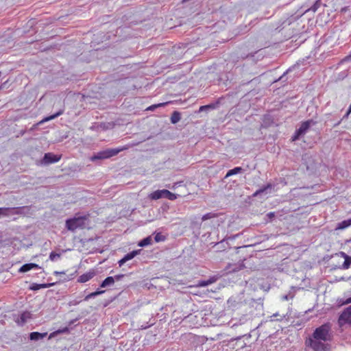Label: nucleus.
Returning a JSON list of instances; mask_svg holds the SVG:
<instances>
[{
  "label": "nucleus",
  "mask_w": 351,
  "mask_h": 351,
  "mask_svg": "<svg viewBox=\"0 0 351 351\" xmlns=\"http://www.w3.org/2000/svg\"><path fill=\"white\" fill-rule=\"evenodd\" d=\"M89 217L88 213L83 215L76 213L73 217L66 220L65 226L68 230L71 232H74L77 229H84L88 224Z\"/></svg>",
  "instance_id": "1"
},
{
  "label": "nucleus",
  "mask_w": 351,
  "mask_h": 351,
  "mask_svg": "<svg viewBox=\"0 0 351 351\" xmlns=\"http://www.w3.org/2000/svg\"><path fill=\"white\" fill-rule=\"evenodd\" d=\"M329 330L330 326L328 324H323L315 330L313 337L317 340L326 341L329 339Z\"/></svg>",
  "instance_id": "2"
},
{
  "label": "nucleus",
  "mask_w": 351,
  "mask_h": 351,
  "mask_svg": "<svg viewBox=\"0 0 351 351\" xmlns=\"http://www.w3.org/2000/svg\"><path fill=\"white\" fill-rule=\"evenodd\" d=\"M302 160L304 161V164L306 165V170L310 173H313L320 164L315 158V156L307 153L303 156Z\"/></svg>",
  "instance_id": "3"
},
{
  "label": "nucleus",
  "mask_w": 351,
  "mask_h": 351,
  "mask_svg": "<svg viewBox=\"0 0 351 351\" xmlns=\"http://www.w3.org/2000/svg\"><path fill=\"white\" fill-rule=\"evenodd\" d=\"M316 123L313 119H309L302 123L300 127L296 130L294 135L292 136V141H295L298 140L301 136L304 135L309 128Z\"/></svg>",
  "instance_id": "4"
},
{
  "label": "nucleus",
  "mask_w": 351,
  "mask_h": 351,
  "mask_svg": "<svg viewBox=\"0 0 351 351\" xmlns=\"http://www.w3.org/2000/svg\"><path fill=\"white\" fill-rule=\"evenodd\" d=\"M61 158L60 155H56L51 152L45 154L41 164L44 165H48L49 164L55 163L58 162Z\"/></svg>",
  "instance_id": "5"
},
{
  "label": "nucleus",
  "mask_w": 351,
  "mask_h": 351,
  "mask_svg": "<svg viewBox=\"0 0 351 351\" xmlns=\"http://www.w3.org/2000/svg\"><path fill=\"white\" fill-rule=\"evenodd\" d=\"M147 197H178L177 195L172 193L167 189L156 190L151 193Z\"/></svg>",
  "instance_id": "6"
},
{
  "label": "nucleus",
  "mask_w": 351,
  "mask_h": 351,
  "mask_svg": "<svg viewBox=\"0 0 351 351\" xmlns=\"http://www.w3.org/2000/svg\"><path fill=\"white\" fill-rule=\"evenodd\" d=\"M320 341L321 340H317L315 339H309L308 341H306V343L315 351H325L326 346Z\"/></svg>",
  "instance_id": "7"
},
{
  "label": "nucleus",
  "mask_w": 351,
  "mask_h": 351,
  "mask_svg": "<svg viewBox=\"0 0 351 351\" xmlns=\"http://www.w3.org/2000/svg\"><path fill=\"white\" fill-rule=\"evenodd\" d=\"M96 275L94 269H90L85 274L79 276L77 282L80 283H84L91 280Z\"/></svg>",
  "instance_id": "8"
},
{
  "label": "nucleus",
  "mask_w": 351,
  "mask_h": 351,
  "mask_svg": "<svg viewBox=\"0 0 351 351\" xmlns=\"http://www.w3.org/2000/svg\"><path fill=\"white\" fill-rule=\"evenodd\" d=\"M339 322L340 324L343 322L351 324V306L343 311L339 317Z\"/></svg>",
  "instance_id": "9"
},
{
  "label": "nucleus",
  "mask_w": 351,
  "mask_h": 351,
  "mask_svg": "<svg viewBox=\"0 0 351 351\" xmlns=\"http://www.w3.org/2000/svg\"><path fill=\"white\" fill-rule=\"evenodd\" d=\"M139 252L140 250H133L132 252L125 255V256L118 262L119 267H121L125 263L134 258L137 254H139Z\"/></svg>",
  "instance_id": "10"
},
{
  "label": "nucleus",
  "mask_w": 351,
  "mask_h": 351,
  "mask_svg": "<svg viewBox=\"0 0 351 351\" xmlns=\"http://www.w3.org/2000/svg\"><path fill=\"white\" fill-rule=\"evenodd\" d=\"M40 269V267L38 264L30 263H26V264L22 265L19 268V271L20 273H25L31 269Z\"/></svg>",
  "instance_id": "11"
},
{
  "label": "nucleus",
  "mask_w": 351,
  "mask_h": 351,
  "mask_svg": "<svg viewBox=\"0 0 351 351\" xmlns=\"http://www.w3.org/2000/svg\"><path fill=\"white\" fill-rule=\"evenodd\" d=\"M340 255L344 258L345 261L341 265L343 269H348L351 265V257L347 255L345 252H341Z\"/></svg>",
  "instance_id": "12"
},
{
  "label": "nucleus",
  "mask_w": 351,
  "mask_h": 351,
  "mask_svg": "<svg viewBox=\"0 0 351 351\" xmlns=\"http://www.w3.org/2000/svg\"><path fill=\"white\" fill-rule=\"evenodd\" d=\"M271 187H272L271 184H268L266 186H264L260 188L259 189L256 190L252 196L253 197H256V196H257L258 195H261V194H265L266 195V194H267V191H271Z\"/></svg>",
  "instance_id": "13"
},
{
  "label": "nucleus",
  "mask_w": 351,
  "mask_h": 351,
  "mask_svg": "<svg viewBox=\"0 0 351 351\" xmlns=\"http://www.w3.org/2000/svg\"><path fill=\"white\" fill-rule=\"evenodd\" d=\"M32 318V313L29 311L23 312L21 315L19 319L17 322L21 325L24 324L27 320Z\"/></svg>",
  "instance_id": "14"
},
{
  "label": "nucleus",
  "mask_w": 351,
  "mask_h": 351,
  "mask_svg": "<svg viewBox=\"0 0 351 351\" xmlns=\"http://www.w3.org/2000/svg\"><path fill=\"white\" fill-rule=\"evenodd\" d=\"M243 172H244V169L242 167H234V169H230L227 172L226 175L224 177V179H226L228 177H230V176H232L233 175H236V174H238V173H243Z\"/></svg>",
  "instance_id": "15"
},
{
  "label": "nucleus",
  "mask_w": 351,
  "mask_h": 351,
  "mask_svg": "<svg viewBox=\"0 0 351 351\" xmlns=\"http://www.w3.org/2000/svg\"><path fill=\"white\" fill-rule=\"evenodd\" d=\"M47 335V332L40 333L38 332H32L29 334V339L33 341L42 339Z\"/></svg>",
  "instance_id": "16"
},
{
  "label": "nucleus",
  "mask_w": 351,
  "mask_h": 351,
  "mask_svg": "<svg viewBox=\"0 0 351 351\" xmlns=\"http://www.w3.org/2000/svg\"><path fill=\"white\" fill-rule=\"evenodd\" d=\"M107 158H108V156H107L106 150H104V151L99 152L94 154L90 158V160L92 161H95L97 160H104V159H107Z\"/></svg>",
  "instance_id": "17"
},
{
  "label": "nucleus",
  "mask_w": 351,
  "mask_h": 351,
  "mask_svg": "<svg viewBox=\"0 0 351 351\" xmlns=\"http://www.w3.org/2000/svg\"><path fill=\"white\" fill-rule=\"evenodd\" d=\"M54 285V283H49V284H36V283H33L31 287H30V289L31 290H33V291H37V290H39L40 289H45V288H48L49 287H51Z\"/></svg>",
  "instance_id": "18"
},
{
  "label": "nucleus",
  "mask_w": 351,
  "mask_h": 351,
  "mask_svg": "<svg viewBox=\"0 0 351 351\" xmlns=\"http://www.w3.org/2000/svg\"><path fill=\"white\" fill-rule=\"evenodd\" d=\"M114 283V278L112 276L107 277L101 284V287H106Z\"/></svg>",
  "instance_id": "19"
},
{
  "label": "nucleus",
  "mask_w": 351,
  "mask_h": 351,
  "mask_svg": "<svg viewBox=\"0 0 351 351\" xmlns=\"http://www.w3.org/2000/svg\"><path fill=\"white\" fill-rule=\"evenodd\" d=\"M181 119L180 113L178 111H174L171 116V122L173 124L177 123Z\"/></svg>",
  "instance_id": "20"
},
{
  "label": "nucleus",
  "mask_w": 351,
  "mask_h": 351,
  "mask_svg": "<svg viewBox=\"0 0 351 351\" xmlns=\"http://www.w3.org/2000/svg\"><path fill=\"white\" fill-rule=\"evenodd\" d=\"M214 282H215V279H213V278H210V279H208L207 280H200L195 285V287H206V286H208L209 285H211Z\"/></svg>",
  "instance_id": "21"
},
{
  "label": "nucleus",
  "mask_w": 351,
  "mask_h": 351,
  "mask_svg": "<svg viewBox=\"0 0 351 351\" xmlns=\"http://www.w3.org/2000/svg\"><path fill=\"white\" fill-rule=\"evenodd\" d=\"M123 149H106V153H107V156H108V158L112 157V156H116L117 154H118L119 153L120 151L123 150Z\"/></svg>",
  "instance_id": "22"
},
{
  "label": "nucleus",
  "mask_w": 351,
  "mask_h": 351,
  "mask_svg": "<svg viewBox=\"0 0 351 351\" xmlns=\"http://www.w3.org/2000/svg\"><path fill=\"white\" fill-rule=\"evenodd\" d=\"M152 237H147L143 239V240H141L138 243V245L141 247H145V246L149 245L152 243Z\"/></svg>",
  "instance_id": "23"
},
{
  "label": "nucleus",
  "mask_w": 351,
  "mask_h": 351,
  "mask_svg": "<svg viewBox=\"0 0 351 351\" xmlns=\"http://www.w3.org/2000/svg\"><path fill=\"white\" fill-rule=\"evenodd\" d=\"M351 226V219H348L347 220H344L339 223L338 228L339 229H345Z\"/></svg>",
  "instance_id": "24"
},
{
  "label": "nucleus",
  "mask_w": 351,
  "mask_h": 351,
  "mask_svg": "<svg viewBox=\"0 0 351 351\" xmlns=\"http://www.w3.org/2000/svg\"><path fill=\"white\" fill-rule=\"evenodd\" d=\"M104 292H105V291H104V290H97L96 291L90 293L88 295H87L85 297L84 300H88L89 299L94 298L98 295L102 294Z\"/></svg>",
  "instance_id": "25"
},
{
  "label": "nucleus",
  "mask_w": 351,
  "mask_h": 351,
  "mask_svg": "<svg viewBox=\"0 0 351 351\" xmlns=\"http://www.w3.org/2000/svg\"><path fill=\"white\" fill-rule=\"evenodd\" d=\"M321 5V0H317L315 3L308 9L306 10V12L312 11L313 12H315L318 8Z\"/></svg>",
  "instance_id": "26"
},
{
  "label": "nucleus",
  "mask_w": 351,
  "mask_h": 351,
  "mask_svg": "<svg viewBox=\"0 0 351 351\" xmlns=\"http://www.w3.org/2000/svg\"><path fill=\"white\" fill-rule=\"evenodd\" d=\"M63 113V110H59L58 112H56V114H53V115H51L48 117H46L43 119V121H49V120H52L58 117H59L60 115H61Z\"/></svg>",
  "instance_id": "27"
},
{
  "label": "nucleus",
  "mask_w": 351,
  "mask_h": 351,
  "mask_svg": "<svg viewBox=\"0 0 351 351\" xmlns=\"http://www.w3.org/2000/svg\"><path fill=\"white\" fill-rule=\"evenodd\" d=\"M166 239V237L162 234L161 233H157L154 237V240L156 242L164 241Z\"/></svg>",
  "instance_id": "28"
},
{
  "label": "nucleus",
  "mask_w": 351,
  "mask_h": 351,
  "mask_svg": "<svg viewBox=\"0 0 351 351\" xmlns=\"http://www.w3.org/2000/svg\"><path fill=\"white\" fill-rule=\"evenodd\" d=\"M61 256V254L60 253H56L55 252H51L49 254V259L50 261H56L58 258H59Z\"/></svg>",
  "instance_id": "29"
},
{
  "label": "nucleus",
  "mask_w": 351,
  "mask_h": 351,
  "mask_svg": "<svg viewBox=\"0 0 351 351\" xmlns=\"http://www.w3.org/2000/svg\"><path fill=\"white\" fill-rule=\"evenodd\" d=\"M215 217H217L216 214L212 213H207V214L203 215L202 219V221H206L207 219H211V218H214Z\"/></svg>",
  "instance_id": "30"
},
{
  "label": "nucleus",
  "mask_w": 351,
  "mask_h": 351,
  "mask_svg": "<svg viewBox=\"0 0 351 351\" xmlns=\"http://www.w3.org/2000/svg\"><path fill=\"white\" fill-rule=\"evenodd\" d=\"M10 211V209L8 208H0V216L3 215L6 216L8 215V213Z\"/></svg>",
  "instance_id": "31"
},
{
  "label": "nucleus",
  "mask_w": 351,
  "mask_h": 351,
  "mask_svg": "<svg viewBox=\"0 0 351 351\" xmlns=\"http://www.w3.org/2000/svg\"><path fill=\"white\" fill-rule=\"evenodd\" d=\"M206 110H208V106H206V105L202 106L199 107V112H202Z\"/></svg>",
  "instance_id": "32"
},
{
  "label": "nucleus",
  "mask_w": 351,
  "mask_h": 351,
  "mask_svg": "<svg viewBox=\"0 0 351 351\" xmlns=\"http://www.w3.org/2000/svg\"><path fill=\"white\" fill-rule=\"evenodd\" d=\"M267 216L270 219H271L274 217V213H269Z\"/></svg>",
  "instance_id": "33"
},
{
  "label": "nucleus",
  "mask_w": 351,
  "mask_h": 351,
  "mask_svg": "<svg viewBox=\"0 0 351 351\" xmlns=\"http://www.w3.org/2000/svg\"><path fill=\"white\" fill-rule=\"evenodd\" d=\"M289 71H287L286 73H285L280 78H279V80H282L283 82L285 81V77L286 75V74L288 73Z\"/></svg>",
  "instance_id": "34"
},
{
  "label": "nucleus",
  "mask_w": 351,
  "mask_h": 351,
  "mask_svg": "<svg viewBox=\"0 0 351 351\" xmlns=\"http://www.w3.org/2000/svg\"><path fill=\"white\" fill-rule=\"evenodd\" d=\"M53 274H54L55 276H58V275H61V274H64L65 272L64 271H54Z\"/></svg>",
  "instance_id": "35"
},
{
  "label": "nucleus",
  "mask_w": 351,
  "mask_h": 351,
  "mask_svg": "<svg viewBox=\"0 0 351 351\" xmlns=\"http://www.w3.org/2000/svg\"><path fill=\"white\" fill-rule=\"evenodd\" d=\"M206 106H208V109H214L215 107V104H210L206 105Z\"/></svg>",
  "instance_id": "36"
},
{
  "label": "nucleus",
  "mask_w": 351,
  "mask_h": 351,
  "mask_svg": "<svg viewBox=\"0 0 351 351\" xmlns=\"http://www.w3.org/2000/svg\"><path fill=\"white\" fill-rule=\"evenodd\" d=\"M344 60H346V61H350V60H351V51H350V53L348 56H347L345 58V59H344Z\"/></svg>",
  "instance_id": "37"
},
{
  "label": "nucleus",
  "mask_w": 351,
  "mask_h": 351,
  "mask_svg": "<svg viewBox=\"0 0 351 351\" xmlns=\"http://www.w3.org/2000/svg\"><path fill=\"white\" fill-rule=\"evenodd\" d=\"M121 277H123V275H117L114 277V280H119Z\"/></svg>",
  "instance_id": "38"
},
{
  "label": "nucleus",
  "mask_w": 351,
  "mask_h": 351,
  "mask_svg": "<svg viewBox=\"0 0 351 351\" xmlns=\"http://www.w3.org/2000/svg\"><path fill=\"white\" fill-rule=\"evenodd\" d=\"M350 113H348V110L346 113V114L343 116V119L347 118Z\"/></svg>",
  "instance_id": "39"
},
{
  "label": "nucleus",
  "mask_w": 351,
  "mask_h": 351,
  "mask_svg": "<svg viewBox=\"0 0 351 351\" xmlns=\"http://www.w3.org/2000/svg\"><path fill=\"white\" fill-rule=\"evenodd\" d=\"M348 113H351V104L350 105L348 108Z\"/></svg>",
  "instance_id": "40"
},
{
  "label": "nucleus",
  "mask_w": 351,
  "mask_h": 351,
  "mask_svg": "<svg viewBox=\"0 0 351 351\" xmlns=\"http://www.w3.org/2000/svg\"><path fill=\"white\" fill-rule=\"evenodd\" d=\"M67 330V328H66L64 330H62L61 332H64V331H66ZM60 331H58V332H60Z\"/></svg>",
  "instance_id": "41"
}]
</instances>
